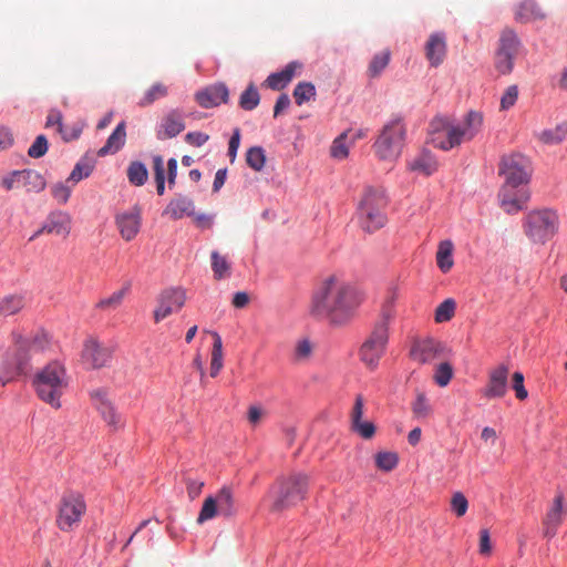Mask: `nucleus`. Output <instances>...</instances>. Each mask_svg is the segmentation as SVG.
I'll use <instances>...</instances> for the list:
<instances>
[{"mask_svg":"<svg viewBox=\"0 0 567 567\" xmlns=\"http://www.w3.org/2000/svg\"><path fill=\"white\" fill-rule=\"evenodd\" d=\"M363 293L339 274L322 277L312 289L309 315L333 328L348 326L363 302Z\"/></svg>","mask_w":567,"mask_h":567,"instance_id":"f257e3e1","label":"nucleus"},{"mask_svg":"<svg viewBox=\"0 0 567 567\" xmlns=\"http://www.w3.org/2000/svg\"><path fill=\"white\" fill-rule=\"evenodd\" d=\"M394 301V293L384 301L380 318L359 350L360 360L371 370L378 367L380 359L384 354L389 341V326L395 316Z\"/></svg>","mask_w":567,"mask_h":567,"instance_id":"f03ea898","label":"nucleus"},{"mask_svg":"<svg viewBox=\"0 0 567 567\" xmlns=\"http://www.w3.org/2000/svg\"><path fill=\"white\" fill-rule=\"evenodd\" d=\"M16 352L12 358V368L0 374L1 385H7L14 378L27 375L32 368V359L37 353L43 352L50 344V338L44 331L37 332L31 338L14 334Z\"/></svg>","mask_w":567,"mask_h":567,"instance_id":"7ed1b4c3","label":"nucleus"},{"mask_svg":"<svg viewBox=\"0 0 567 567\" xmlns=\"http://www.w3.org/2000/svg\"><path fill=\"white\" fill-rule=\"evenodd\" d=\"M32 385L38 398L53 409L61 408V398L69 388V375L63 363L51 361L33 377Z\"/></svg>","mask_w":567,"mask_h":567,"instance_id":"20e7f679","label":"nucleus"},{"mask_svg":"<svg viewBox=\"0 0 567 567\" xmlns=\"http://www.w3.org/2000/svg\"><path fill=\"white\" fill-rule=\"evenodd\" d=\"M483 116L478 112L471 111L463 124L453 125L444 120H434L431 123L435 134L432 142L435 147L449 151L461 145L463 142L471 141L481 130Z\"/></svg>","mask_w":567,"mask_h":567,"instance_id":"39448f33","label":"nucleus"},{"mask_svg":"<svg viewBox=\"0 0 567 567\" xmlns=\"http://www.w3.org/2000/svg\"><path fill=\"white\" fill-rule=\"evenodd\" d=\"M388 205L385 193L381 188L368 187L358 206V215L362 228L373 233L386 223L384 209Z\"/></svg>","mask_w":567,"mask_h":567,"instance_id":"423d86ee","label":"nucleus"},{"mask_svg":"<svg viewBox=\"0 0 567 567\" xmlns=\"http://www.w3.org/2000/svg\"><path fill=\"white\" fill-rule=\"evenodd\" d=\"M405 136L406 128L402 118L395 117L390 120L383 125L373 144L377 157L381 161H396L401 156Z\"/></svg>","mask_w":567,"mask_h":567,"instance_id":"0eeeda50","label":"nucleus"},{"mask_svg":"<svg viewBox=\"0 0 567 567\" xmlns=\"http://www.w3.org/2000/svg\"><path fill=\"white\" fill-rule=\"evenodd\" d=\"M523 229L532 243L545 245L559 229L558 214L548 208L532 210L523 219Z\"/></svg>","mask_w":567,"mask_h":567,"instance_id":"6e6552de","label":"nucleus"},{"mask_svg":"<svg viewBox=\"0 0 567 567\" xmlns=\"http://www.w3.org/2000/svg\"><path fill=\"white\" fill-rule=\"evenodd\" d=\"M309 478L306 474L295 473L278 481L271 512H282L303 501Z\"/></svg>","mask_w":567,"mask_h":567,"instance_id":"1a4fd4ad","label":"nucleus"},{"mask_svg":"<svg viewBox=\"0 0 567 567\" xmlns=\"http://www.w3.org/2000/svg\"><path fill=\"white\" fill-rule=\"evenodd\" d=\"M237 512L238 508L231 487L223 486L215 495L205 498L196 522L197 524H204L218 515L224 518H233L237 515Z\"/></svg>","mask_w":567,"mask_h":567,"instance_id":"9d476101","label":"nucleus"},{"mask_svg":"<svg viewBox=\"0 0 567 567\" xmlns=\"http://www.w3.org/2000/svg\"><path fill=\"white\" fill-rule=\"evenodd\" d=\"M533 167L528 157L520 153L504 155L499 162L498 174L505 185L526 186L532 177Z\"/></svg>","mask_w":567,"mask_h":567,"instance_id":"9b49d317","label":"nucleus"},{"mask_svg":"<svg viewBox=\"0 0 567 567\" xmlns=\"http://www.w3.org/2000/svg\"><path fill=\"white\" fill-rule=\"evenodd\" d=\"M86 512V504L80 493H65L59 503L56 526L62 532H71L79 526Z\"/></svg>","mask_w":567,"mask_h":567,"instance_id":"f8f14e48","label":"nucleus"},{"mask_svg":"<svg viewBox=\"0 0 567 567\" xmlns=\"http://www.w3.org/2000/svg\"><path fill=\"white\" fill-rule=\"evenodd\" d=\"M520 49V40L513 29H504L495 52V68L502 74H509Z\"/></svg>","mask_w":567,"mask_h":567,"instance_id":"ddd939ff","label":"nucleus"},{"mask_svg":"<svg viewBox=\"0 0 567 567\" xmlns=\"http://www.w3.org/2000/svg\"><path fill=\"white\" fill-rule=\"evenodd\" d=\"M186 301V291L182 288H168L157 297L154 320L159 322L174 312L179 311Z\"/></svg>","mask_w":567,"mask_h":567,"instance_id":"4468645a","label":"nucleus"},{"mask_svg":"<svg viewBox=\"0 0 567 567\" xmlns=\"http://www.w3.org/2000/svg\"><path fill=\"white\" fill-rule=\"evenodd\" d=\"M114 353V347L100 342L97 339L85 340L82 359L92 369H101L109 364Z\"/></svg>","mask_w":567,"mask_h":567,"instance_id":"2eb2a0df","label":"nucleus"},{"mask_svg":"<svg viewBox=\"0 0 567 567\" xmlns=\"http://www.w3.org/2000/svg\"><path fill=\"white\" fill-rule=\"evenodd\" d=\"M529 199V192L526 186H513L503 184L498 192V202L501 208L506 214H517L524 209Z\"/></svg>","mask_w":567,"mask_h":567,"instance_id":"dca6fc26","label":"nucleus"},{"mask_svg":"<svg viewBox=\"0 0 567 567\" xmlns=\"http://www.w3.org/2000/svg\"><path fill=\"white\" fill-rule=\"evenodd\" d=\"M509 369L499 364L488 372L486 385L482 389V395L486 399H501L507 393Z\"/></svg>","mask_w":567,"mask_h":567,"instance_id":"f3484780","label":"nucleus"},{"mask_svg":"<svg viewBox=\"0 0 567 567\" xmlns=\"http://www.w3.org/2000/svg\"><path fill=\"white\" fill-rule=\"evenodd\" d=\"M565 515L566 506L564 495L558 493L554 497L553 503L543 519V535L545 538L551 539L556 536L558 527L561 525Z\"/></svg>","mask_w":567,"mask_h":567,"instance_id":"a211bd4d","label":"nucleus"},{"mask_svg":"<svg viewBox=\"0 0 567 567\" xmlns=\"http://www.w3.org/2000/svg\"><path fill=\"white\" fill-rule=\"evenodd\" d=\"M91 399L93 400L94 406L101 414L102 419L106 422L113 431H117L123 427L124 423L121 415L117 413L115 406L107 398V393L104 390H94L91 392Z\"/></svg>","mask_w":567,"mask_h":567,"instance_id":"6ab92c4d","label":"nucleus"},{"mask_svg":"<svg viewBox=\"0 0 567 567\" xmlns=\"http://www.w3.org/2000/svg\"><path fill=\"white\" fill-rule=\"evenodd\" d=\"M185 130V118L182 111L174 109L168 111L161 120L156 128V137L159 141L176 137Z\"/></svg>","mask_w":567,"mask_h":567,"instance_id":"aec40b11","label":"nucleus"},{"mask_svg":"<svg viewBox=\"0 0 567 567\" xmlns=\"http://www.w3.org/2000/svg\"><path fill=\"white\" fill-rule=\"evenodd\" d=\"M364 412V400L361 394H358L350 414V427L364 440H370L375 434V426L370 421H362Z\"/></svg>","mask_w":567,"mask_h":567,"instance_id":"412c9836","label":"nucleus"},{"mask_svg":"<svg viewBox=\"0 0 567 567\" xmlns=\"http://www.w3.org/2000/svg\"><path fill=\"white\" fill-rule=\"evenodd\" d=\"M229 91L224 83H215L196 92L195 100L204 109L216 107L227 103Z\"/></svg>","mask_w":567,"mask_h":567,"instance_id":"4be33fe9","label":"nucleus"},{"mask_svg":"<svg viewBox=\"0 0 567 567\" xmlns=\"http://www.w3.org/2000/svg\"><path fill=\"white\" fill-rule=\"evenodd\" d=\"M115 221L122 238L131 241L136 237L141 228V210L137 207H133L130 212L117 214Z\"/></svg>","mask_w":567,"mask_h":567,"instance_id":"5701e85b","label":"nucleus"},{"mask_svg":"<svg viewBox=\"0 0 567 567\" xmlns=\"http://www.w3.org/2000/svg\"><path fill=\"white\" fill-rule=\"evenodd\" d=\"M442 351L441 342L434 339H424L416 341L411 349V357L419 363H429L433 361Z\"/></svg>","mask_w":567,"mask_h":567,"instance_id":"b1692460","label":"nucleus"},{"mask_svg":"<svg viewBox=\"0 0 567 567\" xmlns=\"http://www.w3.org/2000/svg\"><path fill=\"white\" fill-rule=\"evenodd\" d=\"M71 216L64 212H53L42 225V230L47 234L66 237L71 231Z\"/></svg>","mask_w":567,"mask_h":567,"instance_id":"393cba45","label":"nucleus"},{"mask_svg":"<svg viewBox=\"0 0 567 567\" xmlns=\"http://www.w3.org/2000/svg\"><path fill=\"white\" fill-rule=\"evenodd\" d=\"M425 55L432 66H439L446 55V41L443 33H433L425 44Z\"/></svg>","mask_w":567,"mask_h":567,"instance_id":"a878e982","label":"nucleus"},{"mask_svg":"<svg viewBox=\"0 0 567 567\" xmlns=\"http://www.w3.org/2000/svg\"><path fill=\"white\" fill-rule=\"evenodd\" d=\"M194 202L183 195L173 198L164 210L172 219H181L184 216H194Z\"/></svg>","mask_w":567,"mask_h":567,"instance_id":"bb28decb","label":"nucleus"},{"mask_svg":"<svg viewBox=\"0 0 567 567\" xmlns=\"http://www.w3.org/2000/svg\"><path fill=\"white\" fill-rule=\"evenodd\" d=\"M545 17V12L534 0H525L520 2L515 10L516 21L522 23L543 20Z\"/></svg>","mask_w":567,"mask_h":567,"instance_id":"cd10ccee","label":"nucleus"},{"mask_svg":"<svg viewBox=\"0 0 567 567\" xmlns=\"http://www.w3.org/2000/svg\"><path fill=\"white\" fill-rule=\"evenodd\" d=\"M126 132H125V122H121L117 124L113 133L109 136L105 145L99 150L97 154L100 156H105L106 154H113L120 151L125 144Z\"/></svg>","mask_w":567,"mask_h":567,"instance_id":"c85d7f7f","label":"nucleus"},{"mask_svg":"<svg viewBox=\"0 0 567 567\" xmlns=\"http://www.w3.org/2000/svg\"><path fill=\"white\" fill-rule=\"evenodd\" d=\"M454 245L451 240H443L439 244L436 251V264L442 272H449L454 265Z\"/></svg>","mask_w":567,"mask_h":567,"instance_id":"c756f323","label":"nucleus"},{"mask_svg":"<svg viewBox=\"0 0 567 567\" xmlns=\"http://www.w3.org/2000/svg\"><path fill=\"white\" fill-rule=\"evenodd\" d=\"M14 177L21 179V185L25 186L29 192H40L45 187L43 176L35 171L14 172Z\"/></svg>","mask_w":567,"mask_h":567,"instance_id":"7c9ffc66","label":"nucleus"},{"mask_svg":"<svg viewBox=\"0 0 567 567\" xmlns=\"http://www.w3.org/2000/svg\"><path fill=\"white\" fill-rule=\"evenodd\" d=\"M131 288L130 282L125 284L121 289L114 291L111 296L102 298L97 303L96 308L102 311L116 310L123 302L125 296L128 293Z\"/></svg>","mask_w":567,"mask_h":567,"instance_id":"2f4dec72","label":"nucleus"},{"mask_svg":"<svg viewBox=\"0 0 567 567\" xmlns=\"http://www.w3.org/2000/svg\"><path fill=\"white\" fill-rule=\"evenodd\" d=\"M25 306V300L22 295L13 293L4 296L0 299V316H13L21 311Z\"/></svg>","mask_w":567,"mask_h":567,"instance_id":"473e14b6","label":"nucleus"},{"mask_svg":"<svg viewBox=\"0 0 567 567\" xmlns=\"http://www.w3.org/2000/svg\"><path fill=\"white\" fill-rule=\"evenodd\" d=\"M409 168L413 172H419L429 176L436 172L437 164L431 154L423 153L409 163Z\"/></svg>","mask_w":567,"mask_h":567,"instance_id":"72a5a7b5","label":"nucleus"},{"mask_svg":"<svg viewBox=\"0 0 567 567\" xmlns=\"http://www.w3.org/2000/svg\"><path fill=\"white\" fill-rule=\"evenodd\" d=\"M168 95V87L162 82L154 83L150 89H147L141 100L138 101V105L141 107L148 106L153 104L155 101L164 99Z\"/></svg>","mask_w":567,"mask_h":567,"instance_id":"f704fd0d","label":"nucleus"},{"mask_svg":"<svg viewBox=\"0 0 567 567\" xmlns=\"http://www.w3.org/2000/svg\"><path fill=\"white\" fill-rule=\"evenodd\" d=\"M413 416L417 420H426L432 413V405L423 392H416L415 400L411 404Z\"/></svg>","mask_w":567,"mask_h":567,"instance_id":"c9c22d12","label":"nucleus"},{"mask_svg":"<svg viewBox=\"0 0 567 567\" xmlns=\"http://www.w3.org/2000/svg\"><path fill=\"white\" fill-rule=\"evenodd\" d=\"M212 270L216 280H221L230 276V262L226 256L220 255L214 250L210 254Z\"/></svg>","mask_w":567,"mask_h":567,"instance_id":"e433bc0d","label":"nucleus"},{"mask_svg":"<svg viewBox=\"0 0 567 567\" xmlns=\"http://www.w3.org/2000/svg\"><path fill=\"white\" fill-rule=\"evenodd\" d=\"M214 338L212 361H210V377L215 378L223 368V342L217 332H212Z\"/></svg>","mask_w":567,"mask_h":567,"instance_id":"4c0bfd02","label":"nucleus"},{"mask_svg":"<svg viewBox=\"0 0 567 567\" xmlns=\"http://www.w3.org/2000/svg\"><path fill=\"white\" fill-rule=\"evenodd\" d=\"M567 135V123L557 124L553 128L544 130L538 134V140L545 144H558Z\"/></svg>","mask_w":567,"mask_h":567,"instance_id":"58836bf2","label":"nucleus"},{"mask_svg":"<svg viewBox=\"0 0 567 567\" xmlns=\"http://www.w3.org/2000/svg\"><path fill=\"white\" fill-rule=\"evenodd\" d=\"M260 103V94L257 87L250 83L247 89L240 94L239 106L245 111L255 110Z\"/></svg>","mask_w":567,"mask_h":567,"instance_id":"ea45409f","label":"nucleus"},{"mask_svg":"<svg viewBox=\"0 0 567 567\" xmlns=\"http://www.w3.org/2000/svg\"><path fill=\"white\" fill-rule=\"evenodd\" d=\"M148 177L146 166L141 162H133L127 168V178L130 183L135 186H142L145 184Z\"/></svg>","mask_w":567,"mask_h":567,"instance_id":"a19ab883","label":"nucleus"},{"mask_svg":"<svg viewBox=\"0 0 567 567\" xmlns=\"http://www.w3.org/2000/svg\"><path fill=\"white\" fill-rule=\"evenodd\" d=\"M94 168V164L91 159L87 157L82 158L76 165L74 166L73 171L71 172L68 181L73 182L74 184L79 183L83 178H86L91 175L92 171Z\"/></svg>","mask_w":567,"mask_h":567,"instance_id":"79ce46f5","label":"nucleus"},{"mask_svg":"<svg viewBox=\"0 0 567 567\" xmlns=\"http://www.w3.org/2000/svg\"><path fill=\"white\" fill-rule=\"evenodd\" d=\"M246 162L251 169L260 172L266 163L264 148L260 146L250 147L246 153Z\"/></svg>","mask_w":567,"mask_h":567,"instance_id":"37998d69","label":"nucleus"},{"mask_svg":"<svg viewBox=\"0 0 567 567\" xmlns=\"http://www.w3.org/2000/svg\"><path fill=\"white\" fill-rule=\"evenodd\" d=\"M316 95V87L310 82H300L293 90V99L298 105L310 101Z\"/></svg>","mask_w":567,"mask_h":567,"instance_id":"c03bdc74","label":"nucleus"},{"mask_svg":"<svg viewBox=\"0 0 567 567\" xmlns=\"http://www.w3.org/2000/svg\"><path fill=\"white\" fill-rule=\"evenodd\" d=\"M153 172L157 194L163 195L165 192V167L163 157L161 155L153 156Z\"/></svg>","mask_w":567,"mask_h":567,"instance_id":"a18cd8bd","label":"nucleus"},{"mask_svg":"<svg viewBox=\"0 0 567 567\" xmlns=\"http://www.w3.org/2000/svg\"><path fill=\"white\" fill-rule=\"evenodd\" d=\"M374 458L377 467L384 472L392 471L399 463L398 454L394 452H379Z\"/></svg>","mask_w":567,"mask_h":567,"instance_id":"49530a36","label":"nucleus"},{"mask_svg":"<svg viewBox=\"0 0 567 567\" xmlns=\"http://www.w3.org/2000/svg\"><path fill=\"white\" fill-rule=\"evenodd\" d=\"M455 309L456 303L453 299L444 300L435 310V321L439 323L450 321L454 317Z\"/></svg>","mask_w":567,"mask_h":567,"instance_id":"de8ad7c7","label":"nucleus"},{"mask_svg":"<svg viewBox=\"0 0 567 567\" xmlns=\"http://www.w3.org/2000/svg\"><path fill=\"white\" fill-rule=\"evenodd\" d=\"M390 62V51L384 50L375 54L369 65V74L371 76H378Z\"/></svg>","mask_w":567,"mask_h":567,"instance_id":"09e8293b","label":"nucleus"},{"mask_svg":"<svg viewBox=\"0 0 567 567\" xmlns=\"http://www.w3.org/2000/svg\"><path fill=\"white\" fill-rule=\"evenodd\" d=\"M453 377V368L450 363H440L434 373V381L440 386H446Z\"/></svg>","mask_w":567,"mask_h":567,"instance_id":"8fccbe9b","label":"nucleus"},{"mask_svg":"<svg viewBox=\"0 0 567 567\" xmlns=\"http://www.w3.org/2000/svg\"><path fill=\"white\" fill-rule=\"evenodd\" d=\"M347 133L339 135L332 143L330 154L333 158L344 159L349 154V147L346 144Z\"/></svg>","mask_w":567,"mask_h":567,"instance_id":"3c124183","label":"nucleus"},{"mask_svg":"<svg viewBox=\"0 0 567 567\" xmlns=\"http://www.w3.org/2000/svg\"><path fill=\"white\" fill-rule=\"evenodd\" d=\"M468 502L462 492H455L451 498V509L457 517L466 514Z\"/></svg>","mask_w":567,"mask_h":567,"instance_id":"603ef678","label":"nucleus"},{"mask_svg":"<svg viewBox=\"0 0 567 567\" xmlns=\"http://www.w3.org/2000/svg\"><path fill=\"white\" fill-rule=\"evenodd\" d=\"M48 152V140L44 135H39L28 150V155L32 158H40Z\"/></svg>","mask_w":567,"mask_h":567,"instance_id":"864d4df0","label":"nucleus"},{"mask_svg":"<svg viewBox=\"0 0 567 567\" xmlns=\"http://www.w3.org/2000/svg\"><path fill=\"white\" fill-rule=\"evenodd\" d=\"M184 482H185V485H186L188 497L192 501L197 498L200 495L202 489H203V487L205 485L204 481H200V480H197V478H193L190 476H186L184 478Z\"/></svg>","mask_w":567,"mask_h":567,"instance_id":"5fc2aeb1","label":"nucleus"},{"mask_svg":"<svg viewBox=\"0 0 567 567\" xmlns=\"http://www.w3.org/2000/svg\"><path fill=\"white\" fill-rule=\"evenodd\" d=\"M518 87L516 85H509L501 97V109L508 110L517 101Z\"/></svg>","mask_w":567,"mask_h":567,"instance_id":"6e6d98bb","label":"nucleus"},{"mask_svg":"<svg viewBox=\"0 0 567 567\" xmlns=\"http://www.w3.org/2000/svg\"><path fill=\"white\" fill-rule=\"evenodd\" d=\"M265 84L271 90L279 91V90L286 87L289 84V82L287 81L282 71H279L276 73H271L266 79Z\"/></svg>","mask_w":567,"mask_h":567,"instance_id":"4d7b16f0","label":"nucleus"},{"mask_svg":"<svg viewBox=\"0 0 567 567\" xmlns=\"http://www.w3.org/2000/svg\"><path fill=\"white\" fill-rule=\"evenodd\" d=\"M52 196L60 204H65L71 195V188L63 183H58L52 186Z\"/></svg>","mask_w":567,"mask_h":567,"instance_id":"13d9d810","label":"nucleus"},{"mask_svg":"<svg viewBox=\"0 0 567 567\" xmlns=\"http://www.w3.org/2000/svg\"><path fill=\"white\" fill-rule=\"evenodd\" d=\"M312 353V344L309 340L303 339L297 342L295 349V358L299 361L308 359Z\"/></svg>","mask_w":567,"mask_h":567,"instance_id":"bf43d9fd","label":"nucleus"},{"mask_svg":"<svg viewBox=\"0 0 567 567\" xmlns=\"http://www.w3.org/2000/svg\"><path fill=\"white\" fill-rule=\"evenodd\" d=\"M513 389L518 400H525L528 395L527 390L524 386V375L520 372L513 374Z\"/></svg>","mask_w":567,"mask_h":567,"instance_id":"052dcab7","label":"nucleus"},{"mask_svg":"<svg viewBox=\"0 0 567 567\" xmlns=\"http://www.w3.org/2000/svg\"><path fill=\"white\" fill-rule=\"evenodd\" d=\"M239 144H240V130L235 128L234 133L229 140V144H228V156H229V159L231 163L236 158L237 151L239 148Z\"/></svg>","mask_w":567,"mask_h":567,"instance_id":"680f3d73","label":"nucleus"},{"mask_svg":"<svg viewBox=\"0 0 567 567\" xmlns=\"http://www.w3.org/2000/svg\"><path fill=\"white\" fill-rule=\"evenodd\" d=\"M209 140V136L203 132H189L185 135L186 143L199 147Z\"/></svg>","mask_w":567,"mask_h":567,"instance_id":"e2e57ef3","label":"nucleus"},{"mask_svg":"<svg viewBox=\"0 0 567 567\" xmlns=\"http://www.w3.org/2000/svg\"><path fill=\"white\" fill-rule=\"evenodd\" d=\"M303 65L298 61L288 63L281 71L285 74L287 81L290 83L292 79L301 73Z\"/></svg>","mask_w":567,"mask_h":567,"instance_id":"0e129e2a","label":"nucleus"},{"mask_svg":"<svg viewBox=\"0 0 567 567\" xmlns=\"http://www.w3.org/2000/svg\"><path fill=\"white\" fill-rule=\"evenodd\" d=\"M492 551V544L489 538V533L487 529H482L480 532V554L489 555Z\"/></svg>","mask_w":567,"mask_h":567,"instance_id":"69168bd1","label":"nucleus"},{"mask_svg":"<svg viewBox=\"0 0 567 567\" xmlns=\"http://www.w3.org/2000/svg\"><path fill=\"white\" fill-rule=\"evenodd\" d=\"M54 125L58 126L60 133H63L62 114L60 111H51L47 116L45 126L51 127Z\"/></svg>","mask_w":567,"mask_h":567,"instance_id":"338daca9","label":"nucleus"},{"mask_svg":"<svg viewBox=\"0 0 567 567\" xmlns=\"http://www.w3.org/2000/svg\"><path fill=\"white\" fill-rule=\"evenodd\" d=\"M264 415L265 411L260 406L251 405L248 409V421L252 425H257Z\"/></svg>","mask_w":567,"mask_h":567,"instance_id":"774afa93","label":"nucleus"}]
</instances>
